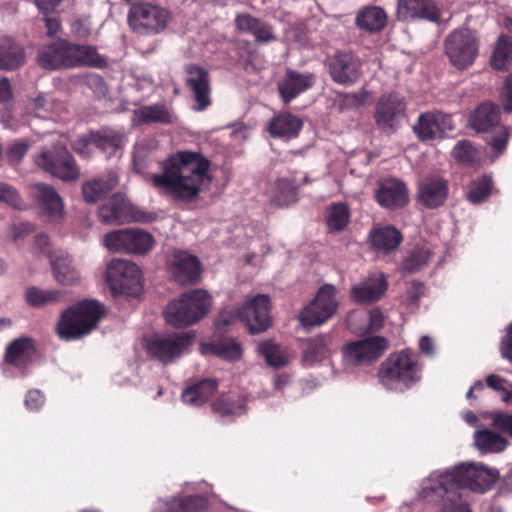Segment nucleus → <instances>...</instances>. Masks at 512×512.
<instances>
[{
  "label": "nucleus",
  "mask_w": 512,
  "mask_h": 512,
  "mask_svg": "<svg viewBox=\"0 0 512 512\" xmlns=\"http://www.w3.org/2000/svg\"><path fill=\"white\" fill-rule=\"evenodd\" d=\"M234 24L239 32L254 36L257 43H270L276 40L272 26L249 13L237 14Z\"/></svg>",
  "instance_id": "obj_28"
},
{
  "label": "nucleus",
  "mask_w": 512,
  "mask_h": 512,
  "mask_svg": "<svg viewBox=\"0 0 512 512\" xmlns=\"http://www.w3.org/2000/svg\"><path fill=\"white\" fill-rule=\"evenodd\" d=\"M184 71L187 75L185 85L193 93L196 102L192 107L193 110L198 112L206 110L212 104L209 71L194 63L186 64Z\"/></svg>",
  "instance_id": "obj_18"
},
{
  "label": "nucleus",
  "mask_w": 512,
  "mask_h": 512,
  "mask_svg": "<svg viewBox=\"0 0 512 512\" xmlns=\"http://www.w3.org/2000/svg\"><path fill=\"white\" fill-rule=\"evenodd\" d=\"M474 445L480 454H496L503 452L508 446V440L488 428L476 430L473 435Z\"/></svg>",
  "instance_id": "obj_30"
},
{
  "label": "nucleus",
  "mask_w": 512,
  "mask_h": 512,
  "mask_svg": "<svg viewBox=\"0 0 512 512\" xmlns=\"http://www.w3.org/2000/svg\"><path fill=\"white\" fill-rule=\"evenodd\" d=\"M447 195V182L439 176L425 177L418 184V201L426 208L433 209L443 205Z\"/></svg>",
  "instance_id": "obj_26"
},
{
  "label": "nucleus",
  "mask_w": 512,
  "mask_h": 512,
  "mask_svg": "<svg viewBox=\"0 0 512 512\" xmlns=\"http://www.w3.org/2000/svg\"><path fill=\"white\" fill-rule=\"evenodd\" d=\"M500 351L502 357L512 363V323L508 326L506 335L501 341Z\"/></svg>",
  "instance_id": "obj_61"
},
{
  "label": "nucleus",
  "mask_w": 512,
  "mask_h": 512,
  "mask_svg": "<svg viewBox=\"0 0 512 512\" xmlns=\"http://www.w3.org/2000/svg\"><path fill=\"white\" fill-rule=\"evenodd\" d=\"M491 424L499 430L512 438V414L505 412H492L490 414Z\"/></svg>",
  "instance_id": "obj_53"
},
{
  "label": "nucleus",
  "mask_w": 512,
  "mask_h": 512,
  "mask_svg": "<svg viewBox=\"0 0 512 512\" xmlns=\"http://www.w3.org/2000/svg\"><path fill=\"white\" fill-rule=\"evenodd\" d=\"M258 351L265 358L267 364L274 368H282L287 364V359L281 354L279 346L271 340L260 343Z\"/></svg>",
  "instance_id": "obj_49"
},
{
  "label": "nucleus",
  "mask_w": 512,
  "mask_h": 512,
  "mask_svg": "<svg viewBox=\"0 0 512 512\" xmlns=\"http://www.w3.org/2000/svg\"><path fill=\"white\" fill-rule=\"evenodd\" d=\"M417 495L420 499L434 501L438 512H472L461 491L438 484L434 478L423 479Z\"/></svg>",
  "instance_id": "obj_9"
},
{
  "label": "nucleus",
  "mask_w": 512,
  "mask_h": 512,
  "mask_svg": "<svg viewBox=\"0 0 512 512\" xmlns=\"http://www.w3.org/2000/svg\"><path fill=\"white\" fill-rule=\"evenodd\" d=\"M35 188L41 213L47 216L49 221L60 220L63 215V203L57 191L46 184H37Z\"/></svg>",
  "instance_id": "obj_29"
},
{
  "label": "nucleus",
  "mask_w": 512,
  "mask_h": 512,
  "mask_svg": "<svg viewBox=\"0 0 512 512\" xmlns=\"http://www.w3.org/2000/svg\"><path fill=\"white\" fill-rule=\"evenodd\" d=\"M270 308V298L259 294L244 303L237 312L221 311L215 319V325L218 330H222L239 319L247 325L251 334H259L272 325Z\"/></svg>",
  "instance_id": "obj_5"
},
{
  "label": "nucleus",
  "mask_w": 512,
  "mask_h": 512,
  "mask_svg": "<svg viewBox=\"0 0 512 512\" xmlns=\"http://www.w3.org/2000/svg\"><path fill=\"white\" fill-rule=\"evenodd\" d=\"M384 350V337L368 336L348 342L343 346L344 359L355 366L366 365L376 361Z\"/></svg>",
  "instance_id": "obj_19"
},
{
  "label": "nucleus",
  "mask_w": 512,
  "mask_h": 512,
  "mask_svg": "<svg viewBox=\"0 0 512 512\" xmlns=\"http://www.w3.org/2000/svg\"><path fill=\"white\" fill-rule=\"evenodd\" d=\"M107 282L115 293L138 296L143 290L142 273L135 264L123 259H113L107 269Z\"/></svg>",
  "instance_id": "obj_11"
},
{
  "label": "nucleus",
  "mask_w": 512,
  "mask_h": 512,
  "mask_svg": "<svg viewBox=\"0 0 512 512\" xmlns=\"http://www.w3.org/2000/svg\"><path fill=\"white\" fill-rule=\"evenodd\" d=\"M192 341L193 335L186 332L156 335L147 341L146 351L149 357L167 365L179 358Z\"/></svg>",
  "instance_id": "obj_12"
},
{
  "label": "nucleus",
  "mask_w": 512,
  "mask_h": 512,
  "mask_svg": "<svg viewBox=\"0 0 512 512\" xmlns=\"http://www.w3.org/2000/svg\"><path fill=\"white\" fill-rule=\"evenodd\" d=\"M504 109L512 112V74L507 77L502 91Z\"/></svg>",
  "instance_id": "obj_64"
},
{
  "label": "nucleus",
  "mask_w": 512,
  "mask_h": 512,
  "mask_svg": "<svg viewBox=\"0 0 512 512\" xmlns=\"http://www.w3.org/2000/svg\"><path fill=\"white\" fill-rule=\"evenodd\" d=\"M499 477L498 470L478 462H461L453 467L435 470L427 478H434L438 484L450 489H469L484 493L489 490Z\"/></svg>",
  "instance_id": "obj_3"
},
{
  "label": "nucleus",
  "mask_w": 512,
  "mask_h": 512,
  "mask_svg": "<svg viewBox=\"0 0 512 512\" xmlns=\"http://www.w3.org/2000/svg\"><path fill=\"white\" fill-rule=\"evenodd\" d=\"M431 253L424 247L415 248L402 262V269L408 273H414L426 266Z\"/></svg>",
  "instance_id": "obj_48"
},
{
  "label": "nucleus",
  "mask_w": 512,
  "mask_h": 512,
  "mask_svg": "<svg viewBox=\"0 0 512 512\" xmlns=\"http://www.w3.org/2000/svg\"><path fill=\"white\" fill-rule=\"evenodd\" d=\"M384 325V315L380 309H373L369 314V323L363 334H373Z\"/></svg>",
  "instance_id": "obj_57"
},
{
  "label": "nucleus",
  "mask_w": 512,
  "mask_h": 512,
  "mask_svg": "<svg viewBox=\"0 0 512 512\" xmlns=\"http://www.w3.org/2000/svg\"><path fill=\"white\" fill-rule=\"evenodd\" d=\"M54 278L63 285L76 284L79 279V273L73 265V260L68 255H59L51 261Z\"/></svg>",
  "instance_id": "obj_37"
},
{
  "label": "nucleus",
  "mask_w": 512,
  "mask_h": 512,
  "mask_svg": "<svg viewBox=\"0 0 512 512\" xmlns=\"http://www.w3.org/2000/svg\"><path fill=\"white\" fill-rule=\"evenodd\" d=\"M49 12H43L44 17L43 21L45 23V27L47 29V35L50 37L55 36L61 29L60 20L55 16H48Z\"/></svg>",
  "instance_id": "obj_62"
},
{
  "label": "nucleus",
  "mask_w": 512,
  "mask_h": 512,
  "mask_svg": "<svg viewBox=\"0 0 512 512\" xmlns=\"http://www.w3.org/2000/svg\"><path fill=\"white\" fill-rule=\"evenodd\" d=\"M201 351L203 354H212L227 361H236L242 356L240 344L233 339L203 343Z\"/></svg>",
  "instance_id": "obj_35"
},
{
  "label": "nucleus",
  "mask_w": 512,
  "mask_h": 512,
  "mask_svg": "<svg viewBox=\"0 0 512 512\" xmlns=\"http://www.w3.org/2000/svg\"><path fill=\"white\" fill-rule=\"evenodd\" d=\"M34 231V225L28 222L18 223L12 227V237L14 240H19L29 235Z\"/></svg>",
  "instance_id": "obj_63"
},
{
  "label": "nucleus",
  "mask_w": 512,
  "mask_h": 512,
  "mask_svg": "<svg viewBox=\"0 0 512 512\" xmlns=\"http://www.w3.org/2000/svg\"><path fill=\"white\" fill-rule=\"evenodd\" d=\"M245 404L229 394H222L211 404L212 412L220 418H233L244 411Z\"/></svg>",
  "instance_id": "obj_42"
},
{
  "label": "nucleus",
  "mask_w": 512,
  "mask_h": 512,
  "mask_svg": "<svg viewBox=\"0 0 512 512\" xmlns=\"http://www.w3.org/2000/svg\"><path fill=\"white\" fill-rule=\"evenodd\" d=\"M492 187L493 181L490 176L479 177L470 183L467 199L473 204H480L489 197Z\"/></svg>",
  "instance_id": "obj_46"
},
{
  "label": "nucleus",
  "mask_w": 512,
  "mask_h": 512,
  "mask_svg": "<svg viewBox=\"0 0 512 512\" xmlns=\"http://www.w3.org/2000/svg\"><path fill=\"white\" fill-rule=\"evenodd\" d=\"M270 202L278 207H288L298 201L295 181L278 178L269 189Z\"/></svg>",
  "instance_id": "obj_31"
},
{
  "label": "nucleus",
  "mask_w": 512,
  "mask_h": 512,
  "mask_svg": "<svg viewBox=\"0 0 512 512\" xmlns=\"http://www.w3.org/2000/svg\"><path fill=\"white\" fill-rule=\"evenodd\" d=\"M153 244V236L139 229H122L105 236V245L113 251L124 250L143 255L152 249Z\"/></svg>",
  "instance_id": "obj_17"
},
{
  "label": "nucleus",
  "mask_w": 512,
  "mask_h": 512,
  "mask_svg": "<svg viewBox=\"0 0 512 512\" xmlns=\"http://www.w3.org/2000/svg\"><path fill=\"white\" fill-rule=\"evenodd\" d=\"M29 148L25 141L13 143L8 149V156L11 160L20 161L27 153Z\"/></svg>",
  "instance_id": "obj_60"
},
{
  "label": "nucleus",
  "mask_w": 512,
  "mask_h": 512,
  "mask_svg": "<svg viewBox=\"0 0 512 512\" xmlns=\"http://www.w3.org/2000/svg\"><path fill=\"white\" fill-rule=\"evenodd\" d=\"M368 241L374 250L380 251L384 249V227H376L371 230Z\"/></svg>",
  "instance_id": "obj_59"
},
{
  "label": "nucleus",
  "mask_w": 512,
  "mask_h": 512,
  "mask_svg": "<svg viewBox=\"0 0 512 512\" xmlns=\"http://www.w3.org/2000/svg\"><path fill=\"white\" fill-rule=\"evenodd\" d=\"M512 64V42L501 35L491 57V65L496 70H506Z\"/></svg>",
  "instance_id": "obj_44"
},
{
  "label": "nucleus",
  "mask_w": 512,
  "mask_h": 512,
  "mask_svg": "<svg viewBox=\"0 0 512 512\" xmlns=\"http://www.w3.org/2000/svg\"><path fill=\"white\" fill-rule=\"evenodd\" d=\"M500 110L491 103L481 104L471 117V126L478 132H488L485 140L493 150V162L507 147L509 134L505 126L499 125Z\"/></svg>",
  "instance_id": "obj_7"
},
{
  "label": "nucleus",
  "mask_w": 512,
  "mask_h": 512,
  "mask_svg": "<svg viewBox=\"0 0 512 512\" xmlns=\"http://www.w3.org/2000/svg\"><path fill=\"white\" fill-rule=\"evenodd\" d=\"M170 21V11L151 2L132 5L127 15L131 30L141 35L159 34L166 29Z\"/></svg>",
  "instance_id": "obj_8"
},
{
  "label": "nucleus",
  "mask_w": 512,
  "mask_h": 512,
  "mask_svg": "<svg viewBox=\"0 0 512 512\" xmlns=\"http://www.w3.org/2000/svg\"><path fill=\"white\" fill-rule=\"evenodd\" d=\"M98 217L104 224L147 223L154 219L151 213L137 209L119 194H114L99 207Z\"/></svg>",
  "instance_id": "obj_14"
},
{
  "label": "nucleus",
  "mask_w": 512,
  "mask_h": 512,
  "mask_svg": "<svg viewBox=\"0 0 512 512\" xmlns=\"http://www.w3.org/2000/svg\"><path fill=\"white\" fill-rule=\"evenodd\" d=\"M217 388L216 380L203 379L187 387L182 393V400L192 406H202L215 394Z\"/></svg>",
  "instance_id": "obj_33"
},
{
  "label": "nucleus",
  "mask_w": 512,
  "mask_h": 512,
  "mask_svg": "<svg viewBox=\"0 0 512 512\" xmlns=\"http://www.w3.org/2000/svg\"><path fill=\"white\" fill-rule=\"evenodd\" d=\"M336 289L333 285L322 286L316 297L300 314V322L304 327H314L323 324L336 312Z\"/></svg>",
  "instance_id": "obj_15"
},
{
  "label": "nucleus",
  "mask_w": 512,
  "mask_h": 512,
  "mask_svg": "<svg viewBox=\"0 0 512 512\" xmlns=\"http://www.w3.org/2000/svg\"><path fill=\"white\" fill-rule=\"evenodd\" d=\"M25 62V51L23 47L11 39L0 41V69L14 70Z\"/></svg>",
  "instance_id": "obj_36"
},
{
  "label": "nucleus",
  "mask_w": 512,
  "mask_h": 512,
  "mask_svg": "<svg viewBox=\"0 0 512 512\" xmlns=\"http://www.w3.org/2000/svg\"><path fill=\"white\" fill-rule=\"evenodd\" d=\"M417 136L423 140L442 138L454 129L452 118L440 111L423 113L413 127Z\"/></svg>",
  "instance_id": "obj_21"
},
{
  "label": "nucleus",
  "mask_w": 512,
  "mask_h": 512,
  "mask_svg": "<svg viewBox=\"0 0 512 512\" xmlns=\"http://www.w3.org/2000/svg\"><path fill=\"white\" fill-rule=\"evenodd\" d=\"M38 65L50 71L77 67L106 68L107 59L89 45L72 43L66 39H57L42 46L37 55Z\"/></svg>",
  "instance_id": "obj_2"
},
{
  "label": "nucleus",
  "mask_w": 512,
  "mask_h": 512,
  "mask_svg": "<svg viewBox=\"0 0 512 512\" xmlns=\"http://www.w3.org/2000/svg\"><path fill=\"white\" fill-rule=\"evenodd\" d=\"M93 146L109 155L114 154L121 146L123 137L111 129L92 131Z\"/></svg>",
  "instance_id": "obj_41"
},
{
  "label": "nucleus",
  "mask_w": 512,
  "mask_h": 512,
  "mask_svg": "<svg viewBox=\"0 0 512 512\" xmlns=\"http://www.w3.org/2000/svg\"><path fill=\"white\" fill-rule=\"evenodd\" d=\"M37 162L45 171L63 181H75L80 175L74 157L65 147L42 152Z\"/></svg>",
  "instance_id": "obj_16"
},
{
  "label": "nucleus",
  "mask_w": 512,
  "mask_h": 512,
  "mask_svg": "<svg viewBox=\"0 0 512 512\" xmlns=\"http://www.w3.org/2000/svg\"><path fill=\"white\" fill-rule=\"evenodd\" d=\"M420 379V368L409 351L390 354L386 360V388L403 391Z\"/></svg>",
  "instance_id": "obj_10"
},
{
  "label": "nucleus",
  "mask_w": 512,
  "mask_h": 512,
  "mask_svg": "<svg viewBox=\"0 0 512 512\" xmlns=\"http://www.w3.org/2000/svg\"><path fill=\"white\" fill-rule=\"evenodd\" d=\"M314 84V74L287 69L284 78L278 83V92L284 104H289Z\"/></svg>",
  "instance_id": "obj_24"
},
{
  "label": "nucleus",
  "mask_w": 512,
  "mask_h": 512,
  "mask_svg": "<svg viewBox=\"0 0 512 512\" xmlns=\"http://www.w3.org/2000/svg\"><path fill=\"white\" fill-rule=\"evenodd\" d=\"M331 79L341 85L354 84L361 75V63L351 52L338 51L327 59Z\"/></svg>",
  "instance_id": "obj_20"
},
{
  "label": "nucleus",
  "mask_w": 512,
  "mask_h": 512,
  "mask_svg": "<svg viewBox=\"0 0 512 512\" xmlns=\"http://www.w3.org/2000/svg\"><path fill=\"white\" fill-rule=\"evenodd\" d=\"M405 121V104L402 98L390 96L386 100V127L396 129Z\"/></svg>",
  "instance_id": "obj_47"
},
{
  "label": "nucleus",
  "mask_w": 512,
  "mask_h": 512,
  "mask_svg": "<svg viewBox=\"0 0 512 512\" xmlns=\"http://www.w3.org/2000/svg\"><path fill=\"white\" fill-rule=\"evenodd\" d=\"M452 156L461 163L472 164L478 159V151L471 142L461 140L454 146Z\"/></svg>",
  "instance_id": "obj_50"
},
{
  "label": "nucleus",
  "mask_w": 512,
  "mask_h": 512,
  "mask_svg": "<svg viewBox=\"0 0 512 512\" xmlns=\"http://www.w3.org/2000/svg\"><path fill=\"white\" fill-rule=\"evenodd\" d=\"M26 302L35 308L49 304L64 302L65 292L62 290H44L38 287H30L25 293Z\"/></svg>",
  "instance_id": "obj_40"
},
{
  "label": "nucleus",
  "mask_w": 512,
  "mask_h": 512,
  "mask_svg": "<svg viewBox=\"0 0 512 512\" xmlns=\"http://www.w3.org/2000/svg\"><path fill=\"white\" fill-rule=\"evenodd\" d=\"M105 315L104 306L96 300H82L60 315L56 332L60 339L72 341L90 334Z\"/></svg>",
  "instance_id": "obj_4"
},
{
  "label": "nucleus",
  "mask_w": 512,
  "mask_h": 512,
  "mask_svg": "<svg viewBox=\"0 0 512 512\" xmlns=\"http://www.w3.org/2000/svg\"><path fill=\"white\" fill-rule=\"evenodd\" d=\"M211 162L200 152L178 151L163 161L161 173L151 176L153 187L175 200L196 199L205 183H210Z\"/></svg>",
  "instance_id": "obj_1"
},
{
  "label": "nucleus",
  "mask_w": 512,
  "mask_h": 512,
  "mask_svg": "<svg viewBox=\"0 0 512 512\" xmlns=\"http://www.w3.org/2000/svg\"><path fill=\"white\" fill-rule=\"evenodd\" d=\"M327 347V339L323 335L307 339L305 341L304 355L306 358L316 359L324 355Z\"/></svg>",
  "instance_id": "obj_52"
},
{
  "label": "nucleus",
  "mask_w": 512,
  "mask_h": 512,
  "mask_svg": "<svg viewBox=\"0 0 512 512\" xmlns=\"http://www.w3.org/2000/svg\"><path fill=\"white\" fill-rule=\"evenodd\" d=\"M355 26L359 30L370 34L382 31L384 28V10L373 5L361 8L356 14Z\"/></svg>",
  "instance_id": "obj_32"
},
{
  "label": "nucleus",
  "mask_w": 512,
  "mask_h": 512,
  "mask_svg": "<svg viewBox=\"0 0 512 512\" xmlns=\"http://www.w3.org/2000/svg\"><path fill=\"white\" fill-rule=\"evenodd\" d=\"M349 218L350 211L345 203H333L328 208L326 224L330 231L340 232L347 227Z\"/></svg>",
  "instance_id": "obj_45"
},
{
  "label": "nucleus",
  "mask_w": 512,
  "mask_h": 512,
  "mask_svg": "<svg viewBox=\"0 0 512 512\" xmlns=\"http://www.w3.org/2000/svg\"><path fill=\"white\" fill-rule=\"evenodd\" d=\"M35 352L34 341L29 337L13 340L6 348L5 361L11 365H18L30 358Z\"/></svg>",
  "instance_id": "obj_38"
},
{
  "label": "nucleus",
  "mask_w": 512,
  "mask_h": 512,
  "mask_svg": "<svg viewBox=\"0 0 512 512\" xmlns=\"http://www.w3.org/2000/svg\"><path fill=\"white\" fill-rule=\"evenodd\" d=\"M402 241V233L395 227L386 225V254L397 249Z\"/></svg>",
  "instance_id": "obj_56"
},
{
  "label": "nucleus",
  "mask_w": 512,
  "mask_h": 512,
  "mask_svg": "<svg viewBox=\"0 0 512 512\" xmlns=\"http://www.w3.org/2000/svg\"><path fill=\"white\" fill-rule=\"evenodd\" d=\"M384 294V273L371 274L350 288V299L359 305H370Z\"/></svg>",
  "instance_id": "obj_25"
},
{
  "label": "nucleus",
  "mask_w": 512,
  "mask_h": 512,
  "mask_svg": "<svg viewBox=\"0 0 512 512\" xmlns=\"http://www.w3.org/2000/svg\"><path fill=\"white\" fill-rule=\"evenodd\" d=\"M0 201L6 202L16 209H22L24 204L18 192L6 183H0Z\"/></svg>",
  "instance_id": "obj_54"
},
{
  "label": "nucleus",
  "mask_w": 512,
  "mask_h": 512,
  "mask_svg": "<svg viewBox=\"0 0 512 512\" xmlns=\"http://www.w3.org/2000/svg\"><path fill=\"white\" fill-rule=\"evenodd\" d=\"M211 300V296L202 289L183 293L167 305L165 319L177 328L192 325L208 313Z\"/></svg>",
  "instance_id": "obj_6"
},
{
  "label": "nucleus",
  "mask_w": 512,
  "mask_h": 512,
  "mask_svg": "<svg viewBox=\"0 0 512 512\" xmlns=\"http://www.w3.org/2000/svg\"><path fill=\"white\" fill-rule=\"evenodd\" d=\"M486 385L499 392L503 402L512 400V383L496 374H490L486 378Z\"/></svg>",
  "instance_id": "obj_51"
},
{
  "label": "nucleus",
  "mask_w": 512,
  "mask_h": 512,
  "mask_svg": "<svg viewBox=\"0 0 512 512\" xmlns=\"http://www.w3.org/2000/svg\"><path fill=\"white\" fill-rule=\"evenodd\" d=\"M397 16L403 21L426 20L437 23L441 12L433 0H398Z\"/></svg>",
  "instance_id": "obj_23"
},
{
  "label": "nucleus",
  "mask_w": 512,
  "mask_h": 512,
  "mask_svg": "<svg viewBox=\"0 0 512 512\" xmlns=\"http://www.w3.org/2000/svg\"><path fill=\"white\" fill-rule=\"evenodd\" d=\"M445 51L450 62L459 69L473 64L478 54V41L468 28L451 32L445 41Z\"/></svg>",
  "instance_id": "obj_13"
},
{
  "label": "nucleus",
  "mask_w": 512,
  "mask_h": 512,
  "mask_svg": "<svg viewBox=\"0 0 512 512\" xmlns=\"http://www.w3.org/2000/svg\"><path fill=\"white\" fill-rule=\"evenodd\" d=\"M302 128L301 118L290 112H280L270 119L267 131L272 138L288 141L297 138Z\"/></svg>",
  "instance_id": "obj_27"
},
{
  "label": "nucleus",
  "mask_w": 512,
  "mask_h": 512,
  "mask_svg": "<svg viewBox=\"0 0 512 512\" xmlns=\"http://www.w3.org/2000/svg\"><path fill=\"white\" fill-rule=\"evenodd\" d=\"M45 402L44 395L39 390H29L25 397L27 409L37 411Z\"/></svg>",
  "instance_id": "obj_58"
},
{
  "label": "nucleus",
  "mask_w": 512,
  "mask_h": 512,
  "mask_svg": "<svg viewBox=\"0 0 512 512\" xmlns=\"http://www.w3.org/2000/svg\"><path fill=\"white\" fill-rule=\"evenodd\" d=\"M169 271L178 284H192L200 278L201 263L196 256L186 251H176L173 254Z\"/></svg>",
  "instance_id": "obj_22"
},
{
  "label": "nucleus",
  "mask_w": 512,
  "mask_h": 512,
  "mask_svg": "<svg viewBox=\"0 0 512 512\" xmlns=\"http://www.w3.org/2000/svg\"><path fill=\"white\" fill-rule=\"evenodd\" d=\"M409 202L406 184L398 178L386 177V208H401Z\"/></svg>",
  "instance_id": "obj_39"
},
{
  "label": "nucleus",
  "mask_w": 512,
  "mask_h": 512,
  "mask_svg": "<svg viewBox=\"0 0 512 512\" xmlns=\"http://www.w3.org/2000/svg\"><path fill=\"white\" fill-rule=\"evenodd\" d=\"M117 184L118 178L113 174L88 181L82 186L83 198L88 203H96L105 198Z\"/></svg>",
  "instance_id": "obj_34"
},
{
  "label": "nucleus",
  "mask_w": 512,
  "mask_h": 512,
  "mask_svg": "<svg viewBox=\"0 0 512 512\" xmlns=\"http://www.w3.org/2000/svg\"><path fill=\"white\" fill-rule=\"evenodd\" d=\"M135 115L141 123L151 124H170L172 115L168 108L163 104L147 105L135 111Z\"/></svg>",
  "instance_id": "obj_43"
},
{
  "label": "nucleus",
  "mask_w": 512,
  "mask_h": 512,
  "mask_svg": "<svg viewBox=\"0 0 512 512\" xmlns=\"http://www.w3.org/2000/svg\"><path fill=\"white\" fill-rule=\"evenodd\" d=\"M72 149L83 157H89L91 154L90 147L93 146L92 131L88 134L79 136L71 144Z\"/></svg>",
  "instance_id": "obj_55"
}]
</instances>
